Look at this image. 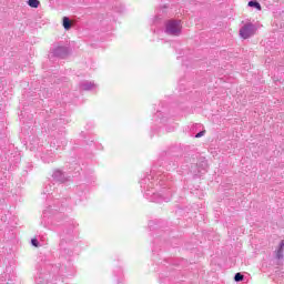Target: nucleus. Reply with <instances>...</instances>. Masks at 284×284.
Instances as JSON below:
<instances>
[{
	"label": "nucleus",
	"mask_w": 284,
	"mask_h": 284,
	"mask_svg": "<svg viewBox=\"0 0 284 284\" xmlns=\"http://www.w3.org/2000/svg\"><path fill=\"white\" fill-rule=\"evenodd\" d=\"M205 135V131H201L195 135V139H201V136Z\"/></svg>",
	"instance_id": "nucleus-8"
},
{
	"label": "nucleus",
	"mask_w": 284,
	"mask_h": 284,
	"mask_svg": "<svg viewBox=\"0 0 284 284\" xmlns=\"http://www.w3.org/2000/svg\"><path fill=\"white\" fill-rule=\"evenodd\" d=\"M63 28L64 30H70V28H72V22H70V18L68 17L63 18Z\"/></svg>",
	"instance_id": "nucleus-3"
},
{
	"label": "nucleus",
	"mask_w": 284,
	"mask_h": 284,
	"mask_svg": "<svg viewBox=\"0 0 284 284\" xmlns=\"http://www.w3.org/2000/svg\"><path fill=\"white\" fill-rule=\"evenodd\" d=\"M283 248H284V241H282L281 244H280V250L283 251Z\"/></svg>",
	"instance_id": "nucleus-10"
},
{
	"label": "nucleus",
	"mask_w": 284,
	"mask_h": 284,
	"mask_svg": "<svg viewBox=\"0 0 284 284\" xmlns=\"http://www.w3.org/2000/svg\"><path fill=\"white\" fill-rule=\"evenodd\" d=\"M28 6H30V8H39V6H41V2L39 0H29Z\"/></svg>",
	"instance_id": "nucleus-4"
},
{
	"label": "nucleus",
	"mask_w": 284,
	"mask_h": 284,
	"mask_svg": "<svg viewBox=\"0 0 284 284\" xmlns=\"http://www.w3.org/2000/svg\"><path fill=\"white\" fill-rule=\"evenodd\" d=\"M183 27L181 26V21L176 20H170L166 22V32L168 34H172L173 37H179L181 34V29Z\"/></svg>",
	"instance_id": "nucleus-1"
},
{
	"label": "nucleus",
	"mask_w": 284,
	"mask_h": 284,
	"mask_svg": "<svg viewBox=\"0 0 284 284\" xmlns=\"http://www.w3.org/2000/svg\"><path fill=\"white\" fill-rule=\"evenodd\" d=\"M31 244L33 245V247H39V240L32 239Z\"/></svg>",
	"instance_id": "nucleus-7"
},
{
	"label": "nucleus",
	"mask_w": 284,
	"mask_h": 284,
	"mask_svg": "<svg viewBox=\"0 0 284 284\" xmlns=\"http://www.w3.org/2000/svg\"><path fill=\"white\" fill-rule=\"evenodd\" d=\"M253 34H256V28L252 23H246L240 29V37L242 39H250Z\"/></svg>",
	"instance_id": "nucleus-2"
},
{
	"label": "nucleus",
	"mask_w": 284,
	"mask_h": 284,
	"mask_svg": "<svg viewBox=\"0 0 284 284\" xmlns=\"http://www.w3.org/2000/svg\"><path fill=\"white\" fill-rule=\"evenodd\" d=\"M277 258H283V250L277 251Z\"/></svg>",
	"instance_id": "nucleus-9"
},
{
	"label": "nucleus",
	"mask_w": 284,
	"mask_h": 284,
	"mask_svg": "<svg viewBox=\"0 0 284 284\" xmlns=\"http://www.w3.org/2000/svg\"><path fill=\"white\" fill-rule=\"evenodd\" d=\"M243 278H244V276H243V274H241V273H236L235 276H234V281H235L236 283L243 281Z\"/></svg>",
	"instance_id": "nucleus-6"
},
{
	"label": "nucleus",
	"mask_w": 284,
	"mask_h": 284,
	"mask_svg": "<svg viewBox=\"0 0 284 284\" xmlns=\"http://www.w3.org/2000/svg\"><path fill=\"white\" fill-rule=\"evenodd\" d=\"M250 8H256V10H261V3L256 1H250L248 2Z\"/></svg>",
	"instance_id": "nucleus-5"
}]
</instances>
